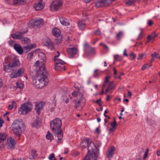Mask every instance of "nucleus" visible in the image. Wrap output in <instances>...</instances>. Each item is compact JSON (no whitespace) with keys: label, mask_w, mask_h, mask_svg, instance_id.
<instances>
[{"label":"nucleus","mask_w":160,"mask_h":160,"mask_svg":"<svg viewBox=\"0 0 160 160\" xmlns=\"http://www.w3.org/2000/svg\"><path fill=\"white\" fill-rule=\"evenodd\" d=\"M88 146V153L83 160H97L99 156V149L96 147L93 142L89 143L88 139L83 141L81 147L86 148Z\"/></svg>","instance_id":"obj_1"},{"label":"nucleus","mask_w":160,"mask_h":160,"mask_svg":"<svg viewBox=\"0 0 160 160\" xmlns=\"http://www.w3.org/2000/svg\"><path fill=\"white\" fill-rule=\"evenodd\" d=\"M37 74L38 76L33 80V83L37 88H42L48 84V73L46 71L44 64L39 68Z\"/></svg>","instance_id":"obj_2"},{"label":"nucleus","mask_w":160,"mask_h":160,"mask_svg":"<svg viewBox=\"0 0 160 160\" xmlns=\"http://www.w3.org/2000/svg\"><path fill=\"white\" fill-rule=\"evenodd\" d=\"M11 127L14 133L20 139L21 133L25 130V125L23 121L18 119L15 120L12 123Z\"/></svg>","instance_id":"obj_3"},{"label":"nucleus","mask_w":160,"mask_h":160,"mask_svg":"<svg viewBox=\"0 0 160 160\" xmlns=\"http://www.w3.org/2000/svg\"><path fill=\"white\" fill-rule=\"evenodd\" d=\"M21 65V62L18 58L15 56L12 62L8 64L6 63L3 65L4 70L6 72H10L18 68Z\"/></svg>","instance_id":"obj_4"},{"label":"nucleus","mask_w":160,"mask_h":160,"mask_svg":"<svg viewBox=\"0 0 160 160\" xmlns=\"http://www.w3.org/2000/svg\"><path fill=\"white\" fill-rule=\"evenodd\" d=\"M62 123L61 120L59 118H56L50 122V126L52 130L56 131L59 129H61Z\"/></svg>","instance_id":"obj_5"},{"label":"nucleus","mask_w":160,"mask_h":160,"mask_svg":"<svg viewBox=\"0 0 160 160\" xmlns=\"http://www.w3.org/2000/svg\"><path fill=\"white\" fill-rule=\"evenodd\" d=\"M32 108V105L30 103L22 104L19 108L18 112L20 114H24L28 113L31 111Z\"/></svg>","instance_id":"obj_6"},{"label":"nucleus","mask_w":160,"mask_h":160,"mask_svg":"<svg viewBox=\"0 0 160 160\" xmlns=\"http://www.w3.org/2000/svg\"><path fill=\"white\" fill-rule=\"evenodd\" d=\"M80 96L81 97L79 100L75 99L74 100V102L75 103L74 107L76 109L81 106V109L84 105L85 103V100L83 97V94L81 93H79Z\"/></svg>","instance_id":"obj_7"},{"label":"nucleus","mask_w":160,"mask_h":160,"mask_svg":"<svg viewBox=\"0 0 160 160\" xmlns=\"http://www.w3.org/2000/svg\"><path fill=\"white\" fill-rule=\"evenodd\" d=\"M24 70L23 68H20L17 70H15L10 74V77L11 78L20 77L24 73Z\"/></svg>","instance_id":"obj_8"},{"label":"nucleus","mask_w":160,"mask_h":160,"mask_svg":"<svg viewBox=\"0 0 160 160\" xmlns=\"http://www.w3.org/2000/svg\"><path fill=\"white\" fill-rule=\"evenodd\" d=\"M55 69L56 70L62 71L63 69L65 70V67L62 65L65 63L64 61L60 59H55Z\"/></svg>","instance_id":"obj_9"},{"label":"nucleus","mask_w":160,"mask_h":160,"mask_svg":"<svg viewBox=\"0 0 160 160\" xmlns=\"http://www.w3.org/2000/svg\"><path fill=\"white\" fill-rule=\"evenodd\" d=\"M110 4L109 0H98L96 2L95 6L97 8L109 6Z\"/></svg>","instance_id":"obj_10"},{"label":"nucleus","mask_w":160,"mask_h":160,"mask_svg":"<svg viewBox=\"0 0 160 160\" xmlns=\"http://www.w3.org/2000/svg\"><path fill=\"white\" fill-rule=\"evenodd\" d=\"M66 51L68 54L69 58H72L74 55L77 54L78 50L76 48L73 47L67 48Z\"/></svg>","instance_id":"obj_11"},{"label":"nucleus","mask_w":160,"mask_h":160,"mask_svg":"<svg viewBox=\"0 0 160 160\" xmlns=\"http://www.w3.org/2000/svg\"><path fill=\"white\" fill-rule=\"evenodd\" d=\"M62 2L61 0H57L53 1L50 6V7L54 9L55 11H58L62 5Z\"/></svg>","instance_id":"obj_12"},{"label":"nucleus","mask_w":160,"mask_h":160,"mask_svg":"<svg viewBox=\"0 0 160 160\" xmlns=\"http://www.w3.org/2000/svg\"><path fill=\"white\" fill-rule=\"evenodd\" d=\"M31 26L35 28L36 27H40L43 23V22L42 19H37L36 20H32L30 22Z\"/></svg>","instance_id":"obj_13"},{"label":"nucleus","mask_w":160,"mask_h":160,"mask_svg":"<svg viewBox=\"0 0 160 160\" xmlns=\"http://www.w3.org/2000/svg\"><path fill=\"white\" fill-rule=\"evenodd\" d=\"M25 33L26 32L25 31L18 32L12 34L11 36L14 39H21L23 38V34Z\"/></svg>","instance_id":"obj_14"},{"label":"nucleus","mask_w":160,"mask_h":160,"mask_svg":"<svg viewBox=\"0 0 160 160\" xmlns=\"http://www.w3.org/2000/svg\"><path fill=\"white\" fill-rule=\"evenodd\" d=\"M15 144V140L12 138L10 137L8 139L7 144L9 149H13L14 148Z\"/></svg>","instance_id":"obj_15"},{"label":"nucleus","mask_w":160,"mask_h":160,"mask_svg":"<svg viewBox=\"0 0 160 160\" xmlns=\"http://www.w3.org/2000/svg\"><path fill=\"white\" fill-rule=\"evenodd\" d=\"M114 88V85L113 81L109 82L106 90L105 94L109 93H112Z\"/></svg>","instance_id":"obj_16"},{"label":"nucleus","mask_w":160,"mask_h":160,"mask_svg":"<svg viewBox=\"0 0 160 160\" xmlns=\"http://www.w3.org/2000/svg\"><path fill=\"white\" fill-rule=\"evenodd\" d=\"M53 132H54V133L56 134L57 135V137L58 138L57 143L58 144H59L60 143V141L62 139L63 137V134L62 130L61 129L57 130L56 131V133L55 132V131H54Z\"/></svg>","instance_id":"obj_17"},{"label":"nucleus","mask_w":160,"mask_h":160,"mask_svg":"<svg viewBox=\"0 0 160 160\" xmlns=\"http://www.w3.org/2000/svg\"><path fill=\"white\" fill-rule=\"evenodd\" d=\"M14 48L18 53L20 55L23 54V51L22 47L19 44H15L14 45Z\"/></svg>","instance_id":"obj_18"},{"label":"nucleus","mask_w":160,"mask_h":160,"mask_svg":"<svg viewBox=\"0 0 160 160\" xmlns=\"http://www.w3.org/2000/svg\"><path fill=\"white\" fill-rule=\"evenodd\" d=\"M115 150V148L114 147L110 148L106 154L107 157L109 158V160H110V158H112L114 154V152Z\"/></svg>","instance_id":"obj_19"},{"label":"nucleus","mask_w":160,"mask_h":160,"mask_svg":"<svg viewBox=\"0 0 160 160\" xmlns=\"http://www.w3.org/2000/svg\"><path fill=\"white\" fill-rule=\"evenodd\" d=\"M78 25L80 30H84L86 26L85 21L83 20H79L78 23Z\"/></svg>","instance_id":"obj_20"},{"label":"nucleus","mask_w":160,"mask_h":160,"mask_svg":"<svg viewBox=\"0 0 160 160\" xmlns=\"http://www.w3.org/2000/svg\"><path fill=\"white\" fill-rule=\"evenodd\" d=\"M13 4L15 5H21L25 4L26 0H13Z\"/></svg>","instance_id":"obj_21"},{"label":"nucleus","mask_w":160,"mask_h":160,"mask_svg":"<svg viewBox=\"0 0 160 160\" xmlns=\"http://www.w3.org/2000/svg\"><path fill=\"white\" fill-rule=\"evenodd\" d=\"M34 8L36 11L41 10L43 8L42 3L40 2L35 4L34 5Z\"/></svg>","instance_id":"obj_22"},{"label":"nucleus","mask_w":160,"mask_h":160,"mask_svg":"<svg viewBox=\"0 0 160 160\" xmlns=\"http://www.w3.org/2000/svg\"><path fill=\"white\" fill-rule=\"evenodd\" d=\"M52 32L53 35L57 37L59 36L61 34L60 30L56 28L53 29L52 30Z\"/></svg>","instance_id":"obj_23"},{"label":"nucleus","mask_w":160,"mask_h":160,"mask_svg":"<svg viewBox=\"0 0 160 160\" xmlns=\"http://www.w3.org/2000/svg\"><path fill=\"white\" fill-rule=\"evenodd\" d=\"M60 20L61 23L63 25L67 26L69 25L68 20L65 18L61 17L60 18Z\"/></svg>","instance_id":"obj_24"},{"label":"nucleus","mask_w":160,"mask_h":160,"mask_svg":"<svg viewBox=\"0 0 160 160\" xmlns=\"http://www.w3.org/2000/svg\"><path fill=\"white\" fill-rule=\"evenodd\" d=\"M42 105L41 103H38L36 105L35 109L38 115H39L40 112L42 110Z\"/></svg>","instance_id":"obj_25"},{"label":"nucleus","mask_w":160,"mask_h":160,"mask_svg":"<svg viewBox=\"0 0 160 160\" xmlns=\"http://www.w3.org/2000/svg\"><path fill=\"white\" fill-rule=\"evenodd\" d=\"M40 124V122L38 118L35 119L32 124V127H37L39 126Z\"/></svg>","instance_id":"obj_26"},{"label":"nucleus","mask_w":160,"mask_h":160,"mask_svg":"<svg viewBox=\"0 0 160 160\" xmlns=\"http://www.w3.org/2000/svg\"><path fill=\"white\" fill-rule=\"evenodd\" d=\"M7 136L4 133H0V144H2L3 142L6 139Z\"/></svg>","instance_id":"obj_27"},{"label":"nucleus","mask_w":160,"mask_h":160,"mask_svg":"<svg viewBox=\"0 0 160 160\" xmlns=\"http://www.w3.org/2000/svg\"><path fill=\"white\" fill-rule=\"evenodd\" d=\"M33 48V45L32 44L27 45L24 47V48L25 50L27 52L31 50Z\"/></svg>","instance_id":"obj_28"},{"label":"nucleus","mask_w":160,"mask_h":160,"mask_svg":"<svg viewBox=\"0 0 160 160\" xmlns=\"http://www.w3.org/2000/svg\"><path fill=\"white\" fill-rule=\"evenodd\" d=\"M16 107V104L14 101H12L11 104L9 105L8 106V109L9 110H12L13 108Z\"/></svg>","instance_id":"obj_29"},{"label":"nucleus","mask_w":160,"mask_h":160,"mask_svg":"<svg viewBox=\"0 0 160 160\" xmlns=\"http://www.w3.org/2000/svg\"><path fill=\"white\" fill-rule=\"evenodd\" d=\"M31 156L32 157H30L29 158V159H31L34 158H35L37 156V154L36 153V152L35 150H33L32 151Z\"/></svg>","instance_id":"obj_30"},{"label":"nucleus","mask_w":160,"mask_h":160,"mask_svg":"<svg viewBox=\"0 0 160 160\" xmlns=\"http://www.w3.org/2000/svg\"><path fill=\"white\" fill-rule=\"evenodd\" d=\"M46 138L48 140L51 141L52 139H53V136L52 135V134L50 132L48 131L46 136Z\"/></svg>","instance_id":"obj_31"},{"label":"nucleus","mask_w":160,"mask_h":160,"mask_svg":"<svg viewBox=\"0 0 160 160\" xmlns=\"http://www.w3.org/2000/svg\"><path fill=\"white\" fill-rule=\"evenodd\" d=\"M152 66V64L151 63H146L144 64L142 66V68L141 69L142 70H143L145 69L151 67Z\"/></svg>","instance_id":"obj_32"},{"label":"nucleus","mask_w":160,"mask_h":160,"mask_svg":"<svg viewBox=\"0 0 160 160\" xmlns=\"http://www.w3.org/2000/svg\"><path fill=\"white\" fill-rule=\"evenodd\" d=\"M143 30L142 29H140V32L137 38L138 40H139L142 38L143 37Z\"/></svg>","instance_id":"obj_33"},{"label":"nucleus","mask_w":160,"mask_h":160,"mask_svg":"<svg viewBox=\"0 0 160 160\" xmlns=\"http://www.w3.org/2000/svg\"><path fill=\"white\" fill-rule=\"evenodd\" d=\"M122 57L118 55H115L114 56V59L115 61H120L122 60Z\"/></svg>","instance_id":"obj_34"},{"label":"nucleus","mask_w":160,"mask_h":160,"mask_svg":"<svg viewBox=\"0 0 160 160\" xmlns=\"http://www.w3.org/2000/svg\"><path fill=\"white\" fill-rule=\"evenodd\" d=\"M123 35V33L122 32H118L116 35V38L118 40L120 39L121 38Z\"/></svg>","instance_id":"obj_35"},{"label":"nucleus","mask_w":160,"mask_h":160,"mask_svg":"<svg viewBox=\"0 0 160 160\" xmlns=\"http://www.w3.org/2000/svg\"><path fill=\"white\" fill-rule=\"evenodd\" d=\"M99 75V73L98 72V70H95L94 71L93 76L95 78H98Z\"/></svg>","instance_id":"obj_36"},{"label":"nucleus","mask_w":160,"mask_h":160,"mask_svg":"<svg viewBox=\"0 0 160 160\" xmlns=\"http://www.w3.org/2000/svg\"><path fill=\"white\" fill-rule=\"evenodd\" d=\"M38 56L40 57H41L42 58V59L43 61L45 59V55L42 53H39L38 55Z\"/></svg>","instance_id":"obj_37"},{"label":"nucleus","mask_w":160,"mask_h":160,"mask_svg":"<svg viewBox=\"0 0 160 160\" xmlns=\"http://www.w3.org/2000/svg\"><path fill=\"white\" fill-rule=\"evenodd\" d=\"M16 84L17 85V86L18 88L20 89H22L23 88V85L22 83H18V82H16Z\"/></svg>","instance_id":"obj_38"},{"label":"nucleus","mask_w":160,"mask_h":160,"mask_svg":"<svg viewBox=\"0 0 160 160\" xmlns=\"http://www.w3.org/2000/svg\"><path fill=\"white\" fill-rule=\"evenodd\" d=\"M111 126L112 128H116L117 126V123L116 120H115L113 122L111 123Z\"/></svg>","instance_id":"obj_39"},{"label":"nucleus","mask_w":160,"mask_h":160,"mask_svg":"<svg viewBox=\"0 0 160 160\" xmlns=\"http://www.w3.org/2000/svg\"><path fill=\"white\" fill-rule=\"evenodd\" d=\"M135 2L134 0H129L126 2V4L128 5H130L133 4Z\"/></svg>","instance_id":"obj_40"},{"label":"nucleus","mask_w":160,"mask_h":160,"mask_svg":"<svg viewBox=\"0 0 160 160\" xmlns=\"http://www.w3.org/2000/svg\"><path fill=\"white\" fill-rule=\"evenodd\" d=\"M23 41L24 44L28 43L30 41L29 39L27 38H23Z\"/></svg>","instance_id":"obj_41"},{"label":"nucleus","mask_w":160,"mask_h":160,"mask_svg":"<svg viewBox=\"0 0 160 160\" xmlns=\"http://www.w3.org/2000/svg\"><path fill=\"white\" fill-rule=\"evenodd\" d=\"M95 52V49L93 48H91L90 50L87 52L88 54H90L94 53Z\"/></svg>","instance_id":"obj_42"},{"label":"nucleus","mask_w":160,"mask_h":160,"mask_svg":"<svg viewBox=\"0 0 160 160\" xmlns=\"http://www.w3.org/2000/svg\"><path fill=\"white\" fill-rule=\"evenodd\" d=\"M52 42H49L48 44V48L51 49L53 50L55 49L54 47L52 45Z\"/></svg>","instance_id":"obj_43"},{"label":"nucleus","mask_w":160,"mask_h":160,"mask_svg":"<svg viewBox=\"0 0 160 160\" xmlns=\"http://www.w3.org/2000/svg\"><path fill=\"white\" fill-rule=\"evenodd\" d=\"M53 158L54 160H56V158L54 156V154L53 153H52L51 155H50L48 157V158L49 159L51 160Z\"/></svg>","instance_id":"obj_44"},{"label":"nucleus","mask_w":160,"mask_h":160,"mask_svg":"<svg viewBox=\"0 0 160 160\" xmlns=\"http://www.w3.org/2000/svg\"><path fill=\"white\" fill-rule=\"evenodd\" d=\"M33 52H31L27 55V57L28 59H31L32 57Z\"/></svg>","instance_id":"obj_45"},{"label":"nucleus","mask_w":160,"mask_h":160,"mask_svg":"<svg viewBox=\"0 0 160 160\" xmlns=\"http://www.w3.org/2000/svg\"><path fill=\"white\" fill-rule=\"evenodd\" d=\"M149 151L148 149H147L146 150V151L145 152V153L144 154V155L143 157V159H145L147 156L148 152Z\"/></svg>","instance_id":"obj_46"},{"label":"nucleus","mask_w":160,"mask_h":160,"mask_svg":"<svg viewBox=\"0 0 160 160\" xmlns=\"http://www.w3.org/2000/svg\"><path fill=\"white\" fill-rule=\"evenodd\" d=\"M100 45L103 46V48L104 49L107 50L108 49V47L105 44L102 42L100 44Z\"/></svg>","instance_id":"obj_47"},{"label":"nucleus","mask_w":160,"mask_h":160,"mask_svg":"<svg viewBox=\"0 0 160 160\" xmlns=\"http://www.w3.org/2000/svg\"><path fill=\"white\" fill-rule=\"evenodd\" d=\"M94 33L96 35H100L101 34V32L98 29L94 31Z\"/></svg>","instance_id":"obj_48"},{"label":"nucleus","mask_w":160,"mask_h":160,"mask_svg":"<svg viewBox=\"0 0 160 160\" xmlns=\"http://www.w3.org/2000/svg\"><path fill=\"white\" fill-rule=\"evenodd\" d=\"M146 54L145 53H143L142 54H139L138 57L137 58L138 60H140L142 59V58Z\"/></svg>","instance_id":"obj_49"},{"label":"nucleus","mask_w":160,"mask_h":160,"mask_svg":"<svg viewBox=\"0 0 160 160\" xmlns=\"http://www.w3.org/2000/svg\"><path fill=\"white\" fill-rule=\"evenodd\" d=\"M78 92L77 91H74L72 93V95L74 97H76L78 95Z\"/></svg>","instance_id":"obj_50"},{"label":"nucleus","mask_w":160,"mask_h":160,"mask_svg":"<svg viewBox=\"0 0 160 160\" xmlns=\"http://www.w3.org/2000/svg\"><path fill=\"white\" fill-rule=\"evenodd\" d=\"M110 78V76H108L105 77V80L104 82L108 83L109 81V79Z\"/></svg>","instance_id":"obj_51"},{"label":"nucleus","mask_w":160,"mask_h":160,"mask_svg":"<svg viewBox=\"0 0 160 160\" xmlns=\"http://www.w3.org/2000/svg\"><path fill=\"white\" fill-rule=\"evenodd\" d=\"M8 44L10 46H12L14 43V42L12 40H10L8 42Z\"/></svg>","instance_id":"obj_52"},{"label":"nucleus","mask_w":160,"mask_h":160,"mask_svg":"<svg viewBox=\"0 0 160 160\" xmlns=\"http://www.w3.org/2000/svg\"><path fill=\"white\" fill-rule=\"evenodd\" d=\"M158 55V54L155 52L153 54H151V56H152V58H156V57H157Z\"/></svg>","instance_id":"obj_53"},{"label":"nucleus","mask_w":160,"mask_h":160,"mask_svg":"<svg viewBox=\"0 0 160 160\" xmlns=\"http://www.w3.org/2000/svg\"><path fill=\"white\" fill-rule=\"evenodd\" d=\"M130 56H132V59H134L135 58L136 55L135 54H134L132 52L130 54Z\"/></svg>","instance_id":"obj_54"},{"label":"nucleus","mask_w":160,"mask_h":160,"mask_svg":"<svg viewBox=\"0 0 160 160\" xmlns=\"http://www.w3.org/2000/svg\"><path fill=\"white\" fill-rule=\"evenodd\" d=\"M101 99H100L97 100V101H96V102L97 103L99 106H101Z\"/></svg>","instance_id":"obj_55"},{"label":"nucleus","mask_w":160,"mask_h":160,"mask_svg":"<svg viewBox=\"0 0 160 160\" xmlns=\"http://www.w3.org/2000/svg\"><path fill=\"white\" fill-rule=\"evenodd\" d=\"M115 129H116V128H112V127L109 130V134H110L111 132H114L115 130Z\"/></svg>","instance_id":"obj_56"},{"label":"nucleus","mask_w":160,"mask_h":160,"mask_svg":"<svg viewBox=\"0 0 160 160\" xmlns=\"http://www.w3.org/2000/svg\"><path fill=\"white\" fill-rule=\"evenodd\" d=\"M151 35L152 36V38H153L158 36V35L154 32L152 33Z\"/></svg>","instance_id":"obj_57"},{"label":"nucleus","mask_w":160,"mask_h":160,"mask_svg":"<svg viewBox=\"0 0 160 160\" xmlns=\"http://www.w3.org/2000/svg\"><path fill=\"white\" fill-rule=\"evenodd\" d=\"M54 99L53 101V106L54 107H55L56 105V101L55 100V96H53Z\"/></svg>","instance_id":"obj_58"},{"label":"nucleus","mask_w":160,"mask_h":160,"mask_svg":"<svg viewBox=\"0 0 160 160\" xmlns=\"http://www.w3.org/2000/svg\"><path fill=\"white\" fill-rule=\"evenodd\" d=\"M4 123L3 120L0 118V128L2 126V124Z\"/></svg>","instance_id":"obj_59"},{"label":"nucleus","mask_w":160,"mask_h":160,"mask_svg":"<svg viewBox=\"0 0 160 160\" xmlns=\"http://www.w3.org/2000/svg\"><path fill=\"white\" fill-rule=\"evenodd\" d=\"M153 23V22L151 20H149L148 22V24L149 26H151Z\"/></svg>","instance_id":"obj_60"},{"label":"nucleus","mask_w":160,"mask_h":160,"mask_svg":"<svg viewBox=\"0 0 160 160\" xmlns=\"http://www.w3.org/2000/svg\"><path fill=\"white\" fill-rule=\"evenodd\" d=\"M107 83L104 82L102 86V89H105V87L106 86Z\"/></svg>","instance_id":"obj_61"},{"label":"nucleus","mask_w":160,"mask_h":160,"mask_svg":"<svg viewBox=\"0 0 160 160\" xmlns=\"http://www.w3.org/2000/svg\"><path fill=\"white\" fill-rule=\"evenodd\" d=\"M147 38L148 39H149V40H150L151 39H153V38H152V36L151 35H149L148 37Z\"/></svg>","instance_id":"obj_62"},{"label":"nucleus","mask_w":160,"mask_h":160,"mask_svg":"<svg viewBox=\"0 0 160 160\" xmlns=\"http://www.w3.org/2000/svg\"><path fill=\"white\" fill-rule=\"evenodd\" d=\"M123 55L126 57H127L128 56V54L126 53V49H125L124 50L123 52Z\"/></svg>","instance_id":"obj_63"},{"label":"nucleus","mask_w":160,"mask_h":160,"mask_svg":"<svg viewBox=\"0 0 160 160\" xmlns=\"http://www.w3.org/2000/svg\"><path fill=\"white\" fill-rule=\"evenodd\" d=\"M39 61H37L35 63V64H34V66H38L39 64Z\"/></svg>","instance_id":"obj_64"}]
</instances>
